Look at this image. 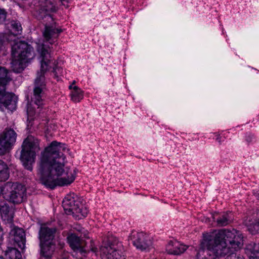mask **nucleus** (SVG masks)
I'll return each mask as SVG.
<instances>
[{
	"mask_svg": "<svg viewBox=\"0 0 259 259\" xmlns=\"http://www.w3.org/2000/svg\"><path fill=\"white\" fill-rule=\"evenodd\" d=\"M66 150L69 151L65 144L54 141L41 153L38 175L46 187L53 189L57 186L70 185L75 180V174H69L70 168L65 166L67 161L63 152Z\"/></svg>",
	"mask_w": 259,
	"mask_h": 259,
	"instance_id": "f257e3e1",
	"label": "nucleus"
},
{
	"mask_svg": "<svg viewBox=\"0 0 259 259\" xmlns=\"http://www.w3.org/2000/svg\"><path fill=\"white\" fill-rule=\"evenodd\" d=\"M243 237L236 230H221L215 234H203L202 245H207V258L220 259L230 251L239 249L242 244Z\"/></svg>",
	"mask_w": 259,
	"mask_h": 259,
	"instance_id": "f03ea898",
	"label": "nucleus"
},
{
	"mask_svg": "<svg viewBox=\"0 0 259 259\" xmlns=\"http://www.w3.org/2000/svg\"><path fill=\"white\" fill-rule=\"evenodd\" d=\"M50 48L42 44L39 46L37 50L40 54L41 60L40 70L37 71L36 78L34 81L33 94L31 100L39 108L42 104V98L44 96V90L45 89L46 82L45 74L48 69L50 62Z\"/></svg>",
	"mask_w": 259,
	"mask_h": 259,
	"instance_id": "7ed1b4c3",
	"label": "nucleus"
},
{
	"mask_svg": "<svg viewBox=\"0 0 259 259\" xmlns=\"http://www.w3.org/2000/svg\"><path fill=\"white\" fill-rule=\"evenodd\" d=\"M12 68L17 73L21 72L26 67V63L34 57L33 48L24 41H17L12 45Z\"/></svg>",
	"mask_w": 259,
	"mask_h": 259,
	"instance_id": "20e7f679",
	"label": "nucleus"
},
{
	"mask_svg": "<svg viewBox=\"0 0 259 259\" xmlns=\"http://www.w3.org/2000/svg\"><path fill=\"white\" fill-rule=\"evenodd\" d=\"M26 191L25 187L17 182H8L0 186V195L6 201L15 205L24 201Z\"/></svg>",
	"mask_w": 259,
	"mask_h": 259,
	"instance_id": "39448f33",
	"label": "nucleus"
},
{
	"mask_svg": "<svg viewBox=\"0 0 259 259\" xmlns=\"http://www.w3.org/2000/svg\"><path fill=\"white\" fill-rule=\"evenodd\" d=\"M39 150L38 140L32 136L26 138L22 145L20 158L25 167L32 170V163L34 162L35 155Z\"/></svg>",
	"mask_w": 259,
	"mask_h": 259,
	"instance_id": "423d86ee",
	"label": "nucleus"
},
{
	"mask_svg": "<svg viewBox=\"0 0 259 259\" xmlns=\"http://www.w3.org/2000/svg\"><path fill=\"white\" fill-rule=\"evenodd\" d=\"M62 206L67 214H81L84 217L87 214L86 209H83L77 196L73 193L67 195L63 200Z\"/></svg>",
	"mask_w": 259,
	"mask_h": 259,
	"instance_id": "0eeeda50",
	"label": "nucleus"
},
{
	"mask_svg": "<svg viewBox=\"0 0 259 259\" xmlns=\"http://www.w3.org/2000/svg\"><path fill=\"white\" fill-rule=\"evenodd\" d=\"M17 134L11 128H6L0 135V155L9 152L16 142Z\"/></svg>",
	"mask_w": 259,
	"mask_h": 259,
	"instance_id": "6e6552de",
	"label": "nucleus"
},
{
	"mask_svg": "<svg viewBox=\"0 0 259 259\" xmlns=\"http://www.w3.org/2000/svg\"><path fill=\"white\" fill-rule=\"evenodd\" d=\"M117 243L112 238L109 239L107 242L100 248L102 259H117L119 256L117 252Z\"/></svg>",
	"mask_w": 259,
	"mask_h": 259,
	"instance_id": "1a4fd4ad",
	"label": "nucleus"
},
{
	"mask_svg": "<svg viewBox=\"0 0 259 259\" xmlns=\"http://www.w3.org/2000/svg\"><path fill=\"white\" fill-rule=\"evenodd\" d=\"M45 29L43 32L44 41L48 42L50 44H53L59 36V34L62 31V29L56 28L53 21L49 22L44 20Z\"/></svg>",
	"mask_w": 259,
	"mask_h": 259,
	"instance_id": "9d476101",
	"label": "nucleus"
},
{
	"mask_svg": "<svg viewBox=\"0 0 259 259\" xmlns=\"http://www.w3.org/2000/svg\"><path fill=\"white\" fill-rule=\"evenodd\" d=\"M45 4L37 11L36 17L39 20L54 21L50 13L56 11V7L53 2L50 0H45Z\"/></svg>",
	"mask_w": 259,
	"mask_h": 259,
	"instance_id": "9b49d317",
	"label": "nucleus"
},
{
	"mask_svg": "<svg viewBox=\"0 0 259 259\" xmlns=\"http://www.w3.org/2000/svg\"><path fill=\"white\" fill-rule=\"evenodd\" d=\"M67 239L70 246L74 251L82 254L89 250L87 248L86 242L76 234L71 233L68 236Z\"/></svg>",
	"mask_w": 259,
	"mask_h": 259,
	"instance_id": "f8f14e48",
	"label": "nucleus"
},
{
	"mask_svg": "<svg viewBox=\"0 0 259 259\" xmlns=\"http://www.w3.org/2000/svg\"><path fill=\"white\" fill-rule=\"evenodd\" d=\"M2 105L10 111L15 110L16 108L14 95L6 92L5 87L0 88V106Z\"/></svg>",
	"mask_w": 259,
	"mask_h": 259,
	"instance_id": "ddd939ff",
	"label": "nucleus"
},
{
	"mask_svg": "<svg viewBox=\"0 0 259 259\" xmlns=\"http://www.w3.org/2000/svg\"><path fill=\"white\" fill-rule=\"evenodd\" d=\"M0 212L2 219L6 223L10 225V227H12L13 222V218L15 213V208L13 206H10L6 203H2L0 204Z\"/></svg>",
	"mask_w": 259,
	"mask_h": 259,
	"instance_id": "4468645a",
	"label": "nucleus"
},
{
	"mask_svg": "<svg viewBox=\"0 0 259 259\" xmlns=\"http://www.w3.org/2000/svg\"><path fill=\"white\" fill-rule=\"evenodd\" d=\"M11 228H12L10 232V234L14 237L13 239L18 247L21 249H24L26 238L24 230L16 226H12Z\"/></svg>",
	"mask_w": 259,
	"mask_h": 259,
	"instance_id": "2eb2a0df",
	"label": "nucleus"
},
{
	"mask_svg": "<svg viewBox=\"0 0 259 259\" xmlns=\"http://www.w3.org/2000/svg\"><path fill=\"white\" fill-rule=\"evenodd\" d=\"M56 231V228H49L45 225L41 226L39 231L40 243L52 242Z\"/></svg>",
	"mask_w": 259,
	"mask_h": 259,
	"instance_id": "dca6fc26",
	"label": "nucleus"
},
{
	"mask_svg": "<svg viewBox=\"0 0 259 259\" xmlns=\"http://www.w3.org/2000/svg\"><path fill=\"white\" fill-rule=\"evenodd\" d=\"M133 244L137 248L143 250L149 247L151 242L144 233H139L137 234L135 239L133 241Z\"/></svg>",
	"mask_w": 259,
	"mask_h": 259,
	"instance_id": "f3484780",
	"label": "nucleus"
},
{
	"mask_svg": "<svg viewBox=\"0 0 259 259\" xmlns=\"http://www.w3.org/2000/svg\"><path fill=\"white\" fill-rule=\"evenodd\" d=\"M40 253L45 259H51L55 250V245L53 242L40 243Z\"/></svg>",
	"mask_w": 259,
	"mask_h": 259,
	"instance_id": "a211bd4d",
	"label": "nucleus"
},
{
	"mask_svg": "<svg viewBox=\"0 0 259 259\" xmlns=\"http://www.w3.org/2000/svg\"><path fill=\"white\" fill-rule=\"evenodd\" d=\"M246 253L251 259H259V243H251L247 245Z\"/></svg>",
	"mask_w": 259,
	"mask_h": 259,
	"instance_id": "6ab92c4d",
	"label": "nucleus"
},
{
	"mask_svg": "<svg viewBox=\"0 0 259 259\" xmlns=\"http://www.w3.org/2000/svg\"><path fill=\"white\" fill-rule=\"evenodd\" d=\"M5 259H22L20 252L15 247H8L4 252Z\"/></svg>",
	"mask_w": 259,
	"mask_h": 259,
	"instance_id": "aec40b11",
	"label": "nucleus"
},
{
	"mask_svg": "<svg viewBox=\"0 0 259 259\" xmlns=\"http://www.w3.org/2000/svg\"><path fill=\"white\" fill-rule=\"evenodd\" d=\"M245 224L248 231L251 234L255 235L258 233L259 222L257 219H249Z\"/></svg>",
	"mask_w": 259,
	"mask_h": 259,
	"instance_id": "412c9836",
	"label": "nucleus"
},
{
	"mask_svg": "<svg viewBox=\"0 0 259 259\" xmlns=\"http://www.w3.org/2000/svg\"><path fill=\"white\" fill-rule=\"evenodd\" d=\"M10 81L8 76V70L4 67H0V88L4 87Z\"/></svg>",
	"mask_w": 259,
	"mask_h": 259,
	"instance_id": "4be33fe9",
	"label": "nucleus"
},
{
	"mask_svg": "<svg viewBox=\"0 0 259 259\" xmlns=\"http://www.w3.org/2000/svg\"><path fill=\"white\" fill-rule=\"evenodd\" d=\"M232 220L231 214L226 213L221 215L217 220V225L220 227L225 226L230 224Z\"/></svg>",
	"mask_w": 259,
	"mask_h": 259,
	"instance_id": "5701e85b",
	"label": "nucleus"
},
{
	"mask_svg": "<svg viewBox=\"0 0 259 259\" xmlns=\"http://www.w3.org/2000/svg\"><path fill=\"white\" fill-rule=\"evenodd\" d=\"M71 98L74 102H79L83 98V93L77 86L73 87L71 93Z\"/></svg>",
	"mask_w": 259,
	"mask_h": 259,
	"instance_id": "b1692460",
	"label": "nucleus"
},
{
	"mask_svg": "<svg viewBox=\"0 0 259 259\" xmlns=\"http://www.w3.org/2000/svg\"><path fill=\"white\" fill-rule=\"evenodd\" d=\"M9 177L8 167L3 161L0 160V181H6Z\"/></svg>",
	"mask_w": 259,
	"mask_h": 259,
	"instance_id": "393cba45",
	"label": "nucleus"
},
{
	"mask_svg": "<svg viewBox=\"0 0 259 259\" xmlns=\"http://www.w3.org/2000/svg\"><path fill=\"white\" fill-rule=\"evenodd\" d=\"M187 249V247L183 245L179 244L175 242V245L172 248L169 249V254L179 255L183 253Z\"/></svg>",
	"mask_w": 259,
	"mask_h": 259,
	"instance_id": "a878e982",
	"label": "nucleus"
},
{
	"mask_svg": "<svg viewBox=\"0 0 259 259\" xmlns=\"http://www.w3.org/2000/svg\"><path fill=\"white\" fill-rule=\"evenodd\" d=\"M205 251L207 252V245H202V241L200 245V248L197 251L196 255L197 259H205V258H207L205 256H203Z\"/></svg>",
	"mask_w": 259,
	"mask_h": 259,
	"instance_id": "bb28decb",
	"label": "nucleus"
},
{
	"mask_svg": "<svg viewBox=\"0 0 259 259\" xmlns=\"http://www.w3.org/2000/svg\"><path fill=\"white\" fill-rule=\"evenodd\" d=\"M238 249H233L232 251H230L229 253L227 255L225 259H244L243 256H241L239 255H237L235 251H236Z\"/></svg>",
	"mask_w": 259,
	"mask_h": 259,
	"instance_id": "cd10ccee",
	"label": "nucleus"
},
{
	"mask_svg": "<svg viewBox=\"0 0 259 259\" xmlns=\"http://www.w3.org/2000/svg\"><path fill=\"white\" fill-rule=\"evenodd\" d=\"M11 26L12 28L18 33L22 30L21 24L20 23L16 21H12L11 22Z\"/></svg>",
	"mask_w": 259,
	"mask_h": 259,
	"instance_id": "c85d7f7f",
	"label": "nucleus"
},
{
	"mask_svg": "<svg viewBox=\"0 0 259 259\" xmlns=\"http://www.w3.org/2000/svg\"><path fill=\"white\" fill-rule=\"evenodd\" d=\"M6 18V13L5 10L0 9V24L4 22Z\"/></svg>",
	"mask_w": 259,
	"mask_h": 259,
	"instance_id": "c756f323",
	"label": "nucleus"
},
{
	"mask_svg": "<svg viewBox=\"0 0 259 259\" xmlns=\"http://www.w3.org/2000/svg\"><path fill=\"white\" fill-rule=\"evenodd\" d=\"M175 245V242L170 241L168 242V243L166 246V250L168 253H169V249L172 248L174 247Z\"/></svg>",
	"mask_w": 259,
	"mask_h": 259,
	"instance_id": "7c9ffc66",
	"label": "nucleus"
},
{
	"mask_svg": "<svg viewBox=\"0 0 259 259\" xmlns=\"http://www.w3.org/2000/svg\"><path fill=\"white\" fill-rule=\"evenodd\" d=\"M62 69L58 67L57 66H55L53 68V73L54 75L57 76V74L58 72H60L61 71Z\"/></svg>",
	"mask_w": 259,
	"mask_h": 259,
	"instance_id": "2f4dec72",
	"label": "nucleus"
},
{
	"mask_svg": "<svg viewBox=\"0 0 259 259\" xmlns=\"http://www.w3.org/2000/svg\"><path fill=\"white\" fill-rule=\"evenodd\" d=\"M4 233L2 228L0 227V245L2 244L3 241V236Z\"/></svg>",
	"mask_w": 259,
	"mask_h": 259,
	"instance_id": "473e14b6",
	"label": "nucleus"
},
{
	"mask_svg": "<svg viewBox=\"0 0 259 259\" xmlns=\"http://www.w3.org/2000/svg\"><path fill=\"white\" fill-rule=\"evenodd\" d=\"M254 195L259 199V190L254 193Z\"/></svg>",
	"mask_w": 259,
	"mask_h": 259,
	"instance_id": "72a5a7b5",
	"label": "nucleus"
},
{
	"mask_svg": "<svg viewBox=\"0 0 259 259\" xmlns=\"http://www.w3.org/2000/svg\"><path fill=\"white\" fill-rule=\"evenodd\" d=\"M91 250L92 251L96 252L97 250V248H92Z\"/></svg>",
	"mask_w": 259,
	"mask_h": 259,
	"instance_id": "f704fd0d",
	"label": "nucleus"
},
{
	"mask_svg": "<svg viewBox=\"0 0 259 259\" xmlns=\"http://www.w3.org/2000/svg\"><path fill=\"white\" fill-rule=\"evenodd\" d=\"M3 42V40L0 38V47L2 46Z\"/></svg>",
	"mask_w": 259,
	"mask_h": 259,
	"instance_id": "c9c22d12",
	"label": "nucleus"
},
{
	"mask_svg": "<svg viewBox=\"0 0 259 259\" xmlns=\"http://www.w3.org/2000/svg\"><path fill=\"white\" fill-rule=\"evenodd\" d=\"M73 85H72V84H71V85H69V89L70 90H73Z\"/></svg>",
	"mask_w": 259,
	"mask_h": 259,
	"instance_id": "e433bc0d",
	"label": "nucleus"
},
{
	"mask_svg": "<svg viewBox=\"0 0 259 259\" xmlns=\"http://www.w3.org/2000/svg\"><path fill=\"white\" fill-rule=\"evenodd\" d=\"M212 219H213V220L214 221H215V218L214 214H212Z\"/></svg>",
	"mask_w": 259,
	"mask_h": 259,
	"instance_id": "4c0bfd02",
	"label": "nucleus"
},
{
	"mask_svg": "<svg viewBox=\"0 0 259 259\" xmlns=\"http://www.w3.org/2000/svg\"><path fill=\"white\" fill-rule=\"evenodd\" d=\"M55 126L54 125H53V126H51V128H52L53 130H55Z\"/></svg>",
	"mask_w": 259,
	"mask_h": 259,
	"instance_id": "58836bf2",
	"label": "nucleus"
},
{
	"mask_svg": "<svg viewBox=\"0 0 259 259\" xmlns=\"http://www.w3.org/2000/svg\"><path fill=\"white\" fill-rule=\"evenodd\" d=\"M61 2L62 3L63 2H65V1H66L67 2H68V0H60Z\"/></svg>",
	"mask_w": 259,
	"mask_h": 259,
	"instance_id": "ea45409f",
	"label": "nucleus"
},
{
	"mask_svg": "<svg viewBox=\"0 0 259 259\" xmlns=\"http://www.w3.org/2000/svg\"><path fill=\"white\" fill-rule=\"evenodd\" d=\"M210 221V219L209 218L206 219V222H209Z\"/></svg>",
	"mask_w": 259,
	"mask_h": 259,
	"instance_id": "a19ab883",
	"label": "nucleus"
},
{
	"mask_svg": "<svg viewBox=\"0 0 259 259\" xmlns=\"http://www.w3.org/2000/svg\"><path fill=\"white\" fill-rule=\"evenodd\" d=\"M75 83V80H74V81H73V82H72V84L73 85V84H74Z\"/></svg>",
	"mask_w": 259,
	"mask_h": 259,
	"instance_id": "79ce46f5",
	"label": "nucleus"
},
{
	"mask_svg": "<svg viewBox=\"0 0 259 259\" xmlns=\"http://www.w3.org/2000/svg\"><path fill=\"white\" fill-rule=\"evenodd\" d=\"M48 132L50 131V129L49 128V127H47V130Z\"/></svg>",
	"mask_w": 259,
	"mask_h": 259,
	"instance_id": "37998d69",
	"label": "nucleus"
}]
</instances>
